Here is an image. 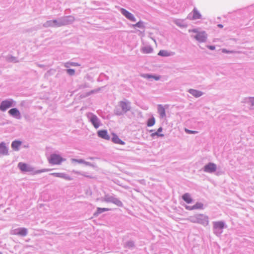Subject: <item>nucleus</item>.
I'll return each mask as SVG.
<instances>
[{"instance_id":"obj_1","label":"nucleus","mask_w":254,"mask_h":254,"mask_svg":"<svg viewBox=\"0 0 254 254\" xmlns=\"http://www.w3.org/2000/svg\"><path fill=\"white\" fill-rule=\"evenodd\" d=\"M188 219L192 223H198L204 226H206L209 224L208 217L203 214H196L193 216H190Z\"/></svg>"},{"instance_id":"obj_2","label":"nucleus","mask_w":254,"mask_h":254,"mask_svg":"<svg viewBox=\"0 0 254 254\" xmlns=\"http://www.w3.org/2000/svg\"><path fill=\"white\" fill-rule=\"evenodd\" d=\"M18 167L23 172H33V174H40L43 172H49L51 170L50 169H43L34 171V168L25 163L19 162Z\"/></svg>"},{"instance_id":"obj_3","label":"nucleus","mask_w":254,"mask_h":254,"mask_svg":"<svg viewBox=\"0 0 254 254\" xmlns=\"http://www.w3.org/2000/svg\"><path fill=\"white\" fill-rule=\"evenodd\" d=\"M226 227L227 225L223 221L213 222V232L218 237L221 235L223 232V229Z\"/></svg>"},{"instance_id":"obj_4","label":"nucleus","mask_w":254,"mask_h":254,"mask_svg":"<svg viewBox=\"0 0 254 254\" xmlns=\"http://www.w3.org/2000/svg\"><path fill=\"white\" fill-rule=\"evenodd\" d=\"M103 201H105L106 202L113 203L119 207L123 206V203L118 198L114 197V196L110 195L109 194H106L105 195Z\"/></svg>"},{"instance_id":"obj_5","label":"nucleus","mask_w":254,"mask_h":254,"mask_svg":"<svg viewBox=\"0 0 254 254\" xmlns=\"http://www.w3.org/2000/svg\"><path fill=\"white\" fill-rule=\"evenodd\" d=\"M64 160V159L60 155L57 154H52L49 159V163L53 165L60 164Z\"/></svg>"},{"instance_id":"obj_6","label":"nucleus","mask_w":254,"mask_h":254,"mask_svg":"<svg viewBox=\"0 0 254 254\" xmlns=\"http://www.w3.org/2000/svg\"><path fill=\"white\" fill-rule=\"evenodd\" d=\"M190 32L196 33L194 38L199 42H203L206 40V36L204 32H198L196 29L190 30Z\"/></svg>"},{"instance_id":"obj_7","label":"nucleus","mask_w":254,"mask_h":254,"mask_svg":"<svg viewBox=\"0 0 254 254\" xmlns=\"http://www.w3.org/2000/svg\"><path fill=\"white\" fill-rule=\"evenodd\" d=\"M216 169V165L215 163L212 162L208 163V164L205 165L203 168V171L209 173H213L215 172Z\"/></svg>"},{"instance_id":"obj_8","label":"nucleus","mask_w":254,"mask_h":254,"mask_svg":"<svg viewBox=\"0 0 254 254\" xmlns=\"http://www.w3.org/2000/svg\"><path fill=\"white\" fill-rule=\"evenodd\" d=\"M27 229L25 228H18L12 231L11 234L13 235H18L21 237H25L27 235Z\"/></svg>"},{"instance_id":"obj_9","label":"nucleus","mask_w":254,"mask_h":254,"mask_svg":"<svg viewBox=\"0 0 254 254\" xmlns=\"http://www.w3.org/2000/svg\"><path fill=\"white\" fill-rule=\"evenodd\" d=\"M13 103V102L11 100L3 101L0 106V110L2 111H5L12 106Z\"/></svg>"},{"instance_id":"obj_10","label":"nucleus","mask_w":254,"mask_h":254,"mask_svg":"<svg viewBox=\"0 0 254 254\" xmlns=\"http://www.w3.org/2000/svg\"><path fill=\"white\" fill-rule=\"evenodd\" d=\"M8 147L6 146V143L4 142L0 143V156L8 155Z\"/></svg>"},{"instance_id":"obj_11","label":"nucleus","mask_w":254,"mask_h":254,"mask_svg":"<svg viewBox=\"0 0 254 254\" xmlns=\"http://www.w3.org/2000/svg\"><path fill=\"white\" fill-rule=\"evenodd\" d=\"M49 175L55 177L63 178L68 181L72 180L71 178L69 175L64 173H50Z\"/></svg>"},{"instance_id":"obj_12","label":"nucleus","mask_w":254,"mask_h":254,"mask_svg":"<svg viewBox=\"0 0 254 254\" xmlns=\"http://www.w3.org/2000/svg\"><path fill=\"white\" fill-rule=\"evenodd\" d=\"M112 136V137L110 139L114 143L121 145H125L126 144V143L121 140L115 133L113 132Z\"/></svg>"},{"instance_id":"obj_13","label":"nucleus","mask_w":254,"mask_h":254,"mask_svg":"<svg viewBox=\"0 0 254 254\" xmlns=\"http://www.w3.org/2000/svg\"><path fill=\"white\" fill-rule=\"evenodd\" d=\"M97 134L99 137L104 139L110 140L111 139V137L108 134L107 131L106 130H99L97 132Z\"/></svg>"},{"instance_id":"obj_14","label":"nucleus","mask_w":254,"mask_h":254,"mask_svg":"<svg viewBox=\"0 0 254 254\" xmlns=\"http://www.w3.org/2000/svg\"><path fill=\"white\" fill-rule=\"evenodd\" d=\"M22 144V141L18 140H14L12 142L11 147L14 151H18L20 149V147Z\"/></svg>"},{"instance_id":"obj_15","label":"nucleus","mask_w":254,"mask_h":254,"mask_svg":"<svg viewBox=\"0 0 254 254\" xmlns=\"http://www.w3.org/2000/svg\"><path fill=\"white\" fill-rule=\"evenodd\" d=\"M8 113L12 117L19 119L20 118V113L16 108H12L8 111Z\"/></svg>"},{"instance_id":"obj_16","label":"nucleus","mask_w":254,"mask_h":254,"mask_svg":"<svg viewBox=\"0 0 254 254\" xmlns=\"http://www.w3.org/2000/svg\"><path fill=\"white\" fill-rule=\"evenodd\" d=\"M121 11H122V13L128 19H129V20H130L132 21H135V18L134 17V16H133V15L131 13H130V12H129L128 11H127V10H126V9H123V8L121 9Z\"/></svg>"},{"instance_id":"obj_17","label":"nucleus","mask_w":254,"mask_h":254,"mask_svg":"<svg viewBox=\"0 0 254 254\" xmlns=\"http://www.w3.org/2000/svg\"><path fill=\"white\" fill-rule=\"evenodd\" d=\"M111 209L107 208H100V207H97V210L93 214V216L94 217H97L99 214L105 212V211H110Z\"/></svg>"},{"instance_id":"obj_18","label":"nucleus","mask_w":254,"mask_h":254,"mask_svg":"<svg viewBox=\"0 0 254 254\" xmlns=\"http://www.w3.org/2000/svg\"><path fill=\"white\" fill-rule=\"evenodd\" d=\"M158 112L161 118H164L166 116L165 107L162 105H158Z\"/></svg>"},{"instance_id":"obj_19","label":"nucleus","mask_w":254,"mask_h":254,"mask_svg":"<svg viewBox=\"0 0 254 254\" xmlns=\"http://www.w3.org/2000/svg\"><path fill=\"white\" fill-rule=\"evenodd\" d=\"M120 107L122 108L123 112L125 113L129 110V107L127 103L122 101L119 103Z\"/></svg>"},{"instance_id":"obj_20","label":"nucleus","mask_w":254,"mask_h":254,"mask_svg":"<svg viewBox=\"0 0 254 254\" xmlns=\"http://www.w3.org/2000/svg\"><path fill=\"white\" fill-rule=\"evenodd\" d=\"M182 199L187 203H190L192 201V199L189 193H186L183 194Z\"/></svg>"},{"instance_id":"obj_21","label":"nucleus","mask_w":254,"mask_h":254,"mask_svg":"<svg viewBox=\"0 0 254 254\" xmlns=\"http://www.w3.org/2000/svg\"><path fill=\"white\" fill-rule=\"evenodd\" d=\"M189 92L195 97H200L202 95V93L201 91L192 89H190Z\"/></svg>"},{"instance_id":"obj_22","label":"nucleus","mask_w":254,"mask_h":254,"mask_svg":"<svg viewBox=\"0 0 254 254\" xmlns=\"http://www.w3.org/2000/svg\"><path fill=\"white\" fill-rule=\"evenodd\" d=\"M135 247L134 242L133 241L129 240L124 244L125 248L132 249Z\"/></svg>"},{"instance_id":"obj_23","label":"nucleus","mask_w":254,"mask_h":254,"mask_svg":"<svg viewBox=\"0 0 254 254\" xmlns=\"http://www.w3.org/2000/svg\"><path fill=\"white\" fill-rule=\"evenodd\" d=\"M90 120L94 127H98L100 126V123L97 117L93 116Z\"/></svg>"},{"instance_id":"obj_24","label":"nucleus","mask_w":254,"mask_h":254,"mask_svg":"<svg viewBox=\"0 0 254 254\" xmlns=\"http://www.w3.org/2000/svg\"><path fill=\"white\" fill-rule=\"evenodd\" d=\"M162 131V128H158L157 131H156L154 133H152L151 134V136L152 137H154L155 136H156L157 137H163V136H164V134L162 133H161Z\"/></svg>"},{"instance_id":"obj_25","label":"nucleus","mask_w":254,"mask_h":254,"mask_svg":"<svg viewBox=\"0 0 254 254\" xmlns=\"http://www.w3.org/2000/svg\"><path fill=\"white\" fill-rule=\"evenodd\" d=\"M158 55L162 57H168L171 55V53L166 50H160Z\"/></svg>"},{"instance_id":"obj_26","label":"nucleus","mask_w":254,"mask_h":254,"mask_svg":"<svg viewBox=\"0 0 254 254\" xmlns=\"http://www.w3.org/2000/svg\"><path fill=\"white\" fill-rule=\"evenodd\" d=\"M193 19H199L201 18L200 14L195 8H194L193 9Z\"/></svg>"},{"instance_id":"obj_27","label":"nucleus","mask_w":254,"mask_h":254,"mask_svg":"<svg viewBox=\"0 0 254 254\" xmlns=\"http://www.w3.org/2000/svg\"><path fill=\"white\" fill-rule=\"evenodd\" d=\"M194 209H203V204L201 202H196L193 205Z\"/></svg>"},{"instance_id":"obj_28","label":"nucleus","mask_w":254,"mask_h":254,"mask_svg":"<svg viewBox=\"0 0 254 254\" xmlns=\"http://www.w3.org/2000/svg\"><path fill=\"white\" fill-rule=\"evenodd\" d=\"M155 124V119L154 118H150L147 122V126L149 127L152 126Z\"/></svg>"},{"instance_id":"obj_29","label":"nucleus","mask_w":254,"mask_h":254,"mask_svg":"<svg viewBox=\"0 0 254 254\" xmlns=\"http://www.w3.org/2000/svg\"><path fill=\"white\" fill-rule=\"evenodd\" d=\"M185 132L188 134H195L198 133V131L195 130H189L188 128H185Z\"/></svg>"},{"instance_id":"obj_30","label":"nucleus","mask_w":254,"mask_h":254,"mask_svg":"<svg viewBox=\"0 0 254 254\" xmlns=\"http://www.w3.org/2000/svg\"><path fill=\"white\" fill-rule=\"evenodd\" d=\"M72 162H77L80 164L83 163L84 162V160L83 159H72L71 160Z\"/></svg>"},{"instance_id":"obj_31","label":"nucleus","mask_w":254,"mask_h":254,"mask_svg":"<svg viewBox=\"0 0 254 254\" xmlns=\"http://www.w3.org/2000/svg\"><path fill=\"white\" fill-rule=\"evenodd\" d=\"M143 51L145 53H150L152 51V49L150 48H144V49H143Z\"/></svg>"},{"instance_id":"obj_32","label":"nucleus","mask_w":254,"mask_h":254,"mask_svg":"<svg viewBox=\"0 0 254 254\" xmlns=\"http://www.w3.org/2000/svg\"><path fill=\"white\" fill-rule=\"evenodd\" d=\"M67 73L69 74H70L71 75H73L74 74V72H75L74 70L72 69H67Z\"/></svg>"},{"instance_id":"obj_33","label":"nucleus","mask_w":254,"mask_h":254,"mask_svg":"<svg viewBox=\"0 0 254 254\" xmlns=\"http://www.w3.org/2000/svg\"><path fill=\"white\" fill-rule=\"evenodd\" d=\"M185 208H186V209L189 210H194L193 205V206H189V205H186L185 206Z\"/></svg>"},{"instance_id":"obj_34","label":"nucleus","mask_w":254,"mask_h":254,"mask_svg":"<svg viewBox=\"0 0 254 254\" xmlns=\"http://www.w3.org/2000/svg\"><path fill=\"white\" fill-rule=\"evenodd\" d=\"M83 164H84L86 166H92V164L90 162H86L85 161H84V162H83Z\"/></svg>"},{"instance_id":"obj_35","label":"nucleus","mask_w":254,"mask_h":254,"mask_svg":"<svg viewBox=\"0 0 254 254\" xmlns=\"http://www.w3.org/2000/svg\"><path fill=\"white\" fill-rule=\"evenodd\" d=\"M70 65L72 66H79L80 64L76 63H70Z\"/></svg>"},{"instance_id":"obj_36","label":"nucleus","mask_w":254,"mask_h":254,"mask_svg":"<svg viewBox=\"0 0 254 254\" xmlns=\"http://www.w3.org/2000/svg\"><path fill=\"white\" fill-rule=\"evenodd\" d=\"M152 78H153L155 80H158L160 79L159 76H153Z\"/></svg>"},{"instance_id":"obj_37","label":"nucleus","mask_w":254,"mask_h":254,"mask_svg":"<svg viewBox=\"0 0 254 254\" xmlns=\"http://www.w3.org/2000/svg\"><path fill=\"white\" fill-rule=\"evenodd\" d=\"M135 26H137L138 27H141L142 25L141 23H140L139 22H137L136 24L134 25Z\"/></svg>"},{"instance_id":"obj_38","label":"nucleus","mask_w":254,"mask_h":254,"mask_svg":"<svg viewBox=\"0 0 254 254\" xmlns=\"http://www.w3.org/2000/svg\"><path fill=\"white\" fill-rule=\"evenodd\" d=\"M207 47L211 50H214L215 48L213 46H208Z\"/></svg>"},{"instance_id":"obj_39","label":"nucleus","mask_w":254,"mask_h":254,"mask_svg":"<svg viewBox=\"0 0 254 254\" xmlns=\"http://www.w3.org/2000/svg\"><path fill=\"white\" fill-rule=\"evenodd\" d=\"M82 175H83L84 176H85V177H87V178H93V177H92L91 176H90V175H86L85 174H82Z\"/></svg>"},{"instance_id":"obj_40","label":"nucleus","mask_w":254,"mask_h":254,"mask_svg":"<svg viewBox=\"0 0 254 254\" xmlns=\"http://www.w3.org/2000/svg\"><path fill=\"white\" fill-rule=\"evenodd\" d=\"M122 114V112H119V111H116V114H117V115H121V114Z\"/></svg>"},{"instance_id":"obj_41","label":"nucleus","mask_w":254,"mask_h":254,"mask_svg":"<svg viewBox=\"0 0 254 254\" xmlns=\"http://www.w3.org/2000/svg\"><path fill=\"white\" fill-rule=\"evenodd\" d=\"M146 77H147V78H152L153 76L150 75H146Z\"/></svg>"},{"instance_id":"obj_42","label":"nucleus","mask_w":254,"mask_h":254,"mask_svg":"<svg viewBox=\"0 0 254 254\" xmlns=\"http://www.w3.org/2000/svg\"><path fill=\"white\" fill-rule=\"evenodd\" d=\"M218 26L220 28H222L223 27L222 24H218Z\"/></svg>"},{"instance_id":"obj_43","label":"nucleus","mask_w":254,"mask_h":254,"mask_svg":"<svg viewBox=\"0 0 254 254\" xmlns=\"http://www.w3.org/2000/svg\"><path fill=\"white\" fill-rule=\"evenodd\" d=\"M251 102H252V105H254L253 102H254V98L252 99Z\"/></svg>"},{"instance_id":"obj_44","label":"nucleus","mask_w":254,"mask_h":254,"mask_svg":"<svg viewBox=\"0 0 254 254\" xmlns=\"http://www.w3.org/2000/svg\"><path fill=\"white\" fill-rule=\"evenodd\" d=\"M89 159H91V160H93L94 158L93 157H90Z\"/></svg>"},{"instance_id":"obj_45","label":"nucleus","mask_w":254,"mask_h":254,"mask_svg":"<svg viewBox=\"0 0 254 254\" xmlns=\"http://www.w3.org/2000/svg\"><path fill=\"white\" fill-rule=\"evenodd\" d=\"M0 254H2L1 252H0Z\"/></svg>"}]
</instances>
